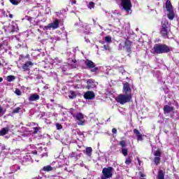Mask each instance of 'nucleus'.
Returning <instances> with one entry per match:
<instances>
[{"instance_id": "7", "label": "nucleus", "mask_w": 179, "mask_h": 179, "mask_svg": "<svg viewBox=\"0 0 179 179\" xmlns=\"http://www.w3.org/2000/svg\"><path fill=\"white\" fill-rule=\"evenodd\" d=\"M121 6L127 13H129L130 10L132 9V3L131 0H121Z\"/></svg>"}, {"instance_id": "23", "label": "nucleus", "mask_w": 179, "mask_h": 179, "mask_svg": "<svg viewBox=\"0 0 179 179\" xmlns=\"http://www.w3.org/2000/svg\"><path fill=\"white\" fill-rule=\"evenodd\" d=\"M8 28L10 29V33H15V31L19 30V29H17V25H10Z\"/></svg>"}, {"instance_id": "11", "label": "nucleus", "mask_w": 179, "mask_h": 179, "mask_svg": "<svg viewBox=\"0 0 179 179\" xmlns=\"http://www.w3.org/2000/svg\"><path fill=\"white\" fill-rule=\"evenodd\" d=\"M123 93L124 94H131V92H132V90H131V86L129 85V83L126 82L123 84Z\"/></svg>"}, {"instance_id": "24", "label": "nucleus", "mask_w": 179, "mask_h": 179, "mask_svg": "<svg viewBox=\"0 0 179 179\" xmlns=\"http://www.w3.org/2000/svg\"><path fill=\"white\" fill-rule=\"evenodd\" d=\"M10 3L15 6H17L22 2V0H9Z\"/></svg>"}, {"instance_id": "29", "label": "nucleus", "mask_w": 179, "mask_h": 179, "mask_svg": "<svg viewBox=\"0 0 179 179\" xmlns=\"http://www.w3.org/2000/svg\"><path fill=\"white\" fill-rule=\"evenodd\" d=\"M70 94H71L69 96V99H71V100H72L73 99H75V97H76V94L75 93V92L71 91Z\"/></svg>"}, {"instance_id": "47", "label": "nucleus", "mask_w": 179, "mask_h": 179, "mask_svg": "<svg viewBox=\"0 0 179 179\" xmlns=\"http://www.w3.org/2000/svg\"><path fill=\"white\" fill-rule=\"evenodd\" d=\"M62 71H63V72H65V68H63V69H62Z\"/></svg>"}, {"instance_id": "39", "label": "nucleus", "mask_w": 179, "mask_h": 179, "mask_svg": "<svg viewBox=\"0 0 179 179\" xmlns=\"http://www.w3.org/2000/svg\"><path fill=\"white\" fill-rule=\"evenodd\" d=\"M112 132H113V134H117V129L113 128V129H112Z\"/></svg>"}, {"instance_id": "2", "label": "nucleus", "mask_w": 179, "mask_h": 179, "mask_svg": "<svg viewBox=\"0 0 179 179\" xmlns=\"http://www.w3.org/2000/svg\"><path fill=\"white\" fill-rule=\"evenodd\" d=\"M171 31L170 29V24H169V21L163 20L161 22V29L159 31V34H161L163 38H169V34Z\"/></svg>"}, {"instance_id": "31", "label": "nucleus", "mask_w": 179, "mask_h": 179, "mask_svg": "<svg viewBox=\"0 0 179 179\" xmlns=\"http://www.w3.org/2000/svg\"><path fill=\"white\" fill-rule=\"evenodd\" d=\"M138 175L140 176L141 179H146V178H145V177H146V175L144 174L143 172L139 171V172H138Z\"/></svg>"}, {"instance_id": "43", "label": "nucleus", "mask_w": 179, "mask_h": 179, "mask_svg": "<svg viewBox=\"0 0 179 179\" xmlns=\"http://www.w3.org/2000/svg\"><path fill=\"white\" fill-rule=\"evenodd\" d=\"M71 62H73V64H76V59H72Z\"/></svg>"}, {"instance_id": "8", "label": "nucleus", "mask_w": 179, "mask_h": 179, "mask_svg": "<svg viewBox=\"0 0 179 179\" xmlns=\"http://www.w3.org/2000/svg\"><path fill=\"white\" fill-rule=\"evenodd\" d=\"M71 115H73V118L77 120L78 125H85V116L82 114V113H78L76 115L71 113Z\"/></svg>"}, {"instance_id": "17", "label": "nucleus", "mask_w": 179, "mask_h": 179, "mask_svg": "<svg viewBox=\"0 0 179 179\" xmlns=\"http://www.w3.org/2000/svg\"><path fill=\"white\" fill-rule=\"evenodd\" d=\"M165 8H166L167 12H169L170 10H174V9L173 8V4H171V1H170V0H167L166 1Z\"/></svg>"}, {"instance_id": "10", "label": "nucleus", "mask_w": 179, "mask_h": 179, "mask_svg": "<svg viewBox=\"0 0 179 179\" xmlns=\"http://www.w3.org/2000/svg\"><path fill=\"white\" fill-rule=\"evenodd\" d=\"M119 145L122 148V154L123 156H128V149L127 148V141L122 140L120 141Z\"/></svg>"}, {"instance_id": "26", "label": "nucleus", "mask_w": 179, "mask_h": 179, "mask_svg": "<svg viewBox=\"0 0 179 179\" xmlns=\"http://www.w3.org/2000/svg\"><path fill=\"white\" fill-rule=\"evenodd\" d=\"M54 170V168H52V166L48 165L46 166H44L43 168V171H52Z\"/></svg>"}, {"instance_id": "6", "label": "nucleus", "mask_w": 179, "mask_h": 179, "mask_svg": "<svg viewBox=\"0 0 179 179\" xmlns=\"http://www.w3.org/2000/svg\"><path fill=\"white\" fill-rule=\"evenodd\" d=\"M113 168L108 166V168H103L102 170V176L101 179H108L113 177Z\"/></svg>"}, {"instance_id": "49", "label": "nucleus", "mask_w": 179, "mask_h": 179, "mask_svg": "<svg viewBox=\"0 0 179 179\" xmlns=\"http://www.w3.org/2000/svg\"><path fill=\"white\" fill-rule=\"evenodd\" d=\"M52 101H54V99H52Z\"/></svg>"}, {"instance_id": "19", "label": "nucleus", "mask_w": 179, "mask_h": 179, "mask_svg": "<svg viewBox=\"0 0 179 179\" xmlns=\"http://www.w3.org/2000/svg\"><path fill=\"white\" fill-rule=\"evenodd\" d=\"M93 152V149L92 147H87L85 149V155L88 156V157H92V153Z\"/></svg>"}, {"instance_id": "37", "label": "nucleus", "mask_w": 179, "mask_h": 179, "mask_svg": "<svg viewBox=\"0 0 179 179\" xmlns=\"http://www.w3.org/2000/svg\"><path fill=\"white\" fill-rule=\"evenodd\" d=\"M38 127H34V131H33L34 135H36V134H38Z\"/></svg>"}, {"instance_id": "9", "label": "nucleus", "mask_w": 179, "mask_h": 179, "mask_svg": "<svg viewBox=\"0 0 179 179\" xmlns=\"http://www.w3.org/2000/svg\"><path fill=\"white\" fill-rule=\"evenodd\" d=\"M134 43L132 41H129V39H126L124 42L123 48L125 50L126 52H129L131 54L132 52V46Z\"/></svg>"}, {"instance_id": "18", "label": "nucleus", "mask_w": 179, "mask_h": 179, "mask_svg": "<svg viewBox=\"0 0 179 179\" xmlns=\"http://www.w3.org/2000/svg\"><path fill=\"white\" fill-rule=\"evenodd\" d=\"M167 16H168V19H169V20H173L174 19V17H176V14L174 13V10L168 11Z\"/></svg>"}, {"instance_id": "32", "label": "nucleus", "mask_w": 179, "mask_h": 179, "mask_svg": "<svg viewBox=\"0 0 179 179\" xmlns=\"http://www.w3.org/2000/svg\"><path fill=\"white\" fill-rule=\"evenodd\" d=\"M105 41L106 43H111V36H105Z\"/></svg>"}, {"instance_id": "45", "label": "nucleus", "mask_w": 179, "mask_h": 179, "mask_svg": "<svg viewBox=\"0 0 179 179\" xmlns=\"http://www.w3.org/2000/svg\"><path fill=\"white\" fill-rule=\"evenodd\" d=\"M33 155H37V151L36 150L34 151Z\"/></svg>"}, {"instance_id": "25", "label": "nucleus", "mask_w": 179, "mask_h": 179, "mask_svg": "<svg viewBox=\"0 0 179 179\" xmlns=\"http://www.w3.org/2000/svg\"><path fill=\"white\" fill-rule=\"evenodd\" d=\"M154 156L156 157H162V149L158 148L154 153Z\"/></svg>"}, {"instance_id": "21", "label": "nucleus", "mask_w": 179, "mask_h": 179, "mask_svg": "<svg viewBox=\"0 0 179 179\" xmlns=\"http://www.w3.org/2000/svg\"><path fill=\"white\" fill-rule=\"evenodd\" d=\"M9 132V127H5L0 131V136H5Z\"/></svg>"}, {"instance_id": "41", "label": "nucleus", "mask_w": 179, "mask_h": 179, "mask_svg": "<svg viewBox=\"0 0 179 179\" xmlns=\"http://www.w3.org/2000/svg\"><path fill=\"white\" fill-rule=\"evenodd\" d=\"M137 161H138V165L141 166V159L138 157H137Z\"/></svg>"}, {"instance_id": "38", "label": "nucleus", "mask_w": 179, "mask_h": 179, "mask_svg": "<svg viewBox=\"0 0 179 179\" xmlns=\"http://www.w3.org/2000/svg\"><path fill=\"white\" fill-rule=\"evenodd\" d=\"M103 48H104L105 50H110V46H109L108 45H103Z\"/></svg>"}, {"instance_id": "16", "label": "nucleus", "mask_w": 179, "mask_h": 179, "mask_svg": "<svg viewBox=\"0 0 179 179\" xmlns=\"http://www.w3.org/2000/svg\"><path fill=\"white\" fill-rule=\"evenodd\" d=\"M37 100H40V95L37 94H32L29 97V101H37Z\"/></svg>"}, {"instance_id": "20", "label": "nucleus", "mask_w": 179, "mask_h": 179, "mask_svg": "<svg viewBox=\"0 0 179 179\" xmlns=\"http://www.w3.org/2000/svg\"><path fill=\"white\" fill-rule=\"evenodd\" d=\"M33 66V63L31 62H27L22 65V69L24 71H29V66Z\"/></svg>"}, {"instance_id": "36", "label": "nucleus", "mask_w": 179, "mask_h": 179, "mask_svg": "<svg viewBox=\"0 0 179 179\" xmlns=\"http://www.w3.org/2000/svg\"><path fill=\"white\" fill-rule=\"evenodd\" d=\"M56 128L57 129L59 130V129H62V124H59V123H56Z\"/></svg>"}, {"instance_id": "30", "label": "nucleus", "mask_w": 179, "mask_h": 179, "mask_svg": "<svg viewBox=\"0 0 179 179\" xmlns=\"http://www.w3.org/2000/svg\"><path fill=\"white\" fill-rule=\"evenodd\" d=\"M125 164H127V166H129V164H131V163H132V159H131V157H128L125 162H124Z\"/></svg>"}, {"instance_id": "22", "label": "nucleus", "mask_w": 179, "mask_h": 179, "mask_svg": "<svg viewBox=\"0 0 179 179\" xmlns=\"http://www.w3.org/2000/svg\"><path fill=\"white\" fill-rule=\"evenodd\" d=\"M165 174H166V172H164L163 170L160 169L158 171L157 179H164Z\"/></svg>"}, {"instance_id": "33", "label": "nucleus", "mask_w": 179, "mask_h": 179, "mask_svg": "<svg viewBox=\"0 0 179 179\" xmlns=\"http://www.w3.org/2000/svg\"><path fill=\"white\" fill-rule=\"evenodd\" d=\"M88 8L90 9H93V8H94V2L93 1L90 2L88 4Z\"/></svg>"}, {"instance_id": "46", "label": "nucleus", "mask_w": 179, "mask_h": 179, "mask_svg": "<svg viewBox=\"0 0 179 179\" xmlns=\"http://www.w3.org/2000/svg\"><path fill=\"white\" fill-rule=\"evenodd\" d=\"M1 47H3V44H2V43L0 44V48H1Z\"/></svg>"}, {"instance_id": "27", "label": "nucleus", "mask_w": 179, "mask_h": 179, "mask_svg": "<svg viewBox=\"0 0 179 179\" xmlns=\"http://www.w3.org/2000/svg\"><path fill=\"white\" fill-rule=\"evenodd\" d=\"M154 163L155 166H159L160 164V157H155Z\"/></svg>"}, {"instance_id": "40", "label": "nucleus", "mask_w": 179, "mask_h": 179, "mask_svg": "<svg viewBox=\"0 0 179 179\" xmlns=\"http://www.w3.org/2000/svg\"><path fill=\"white\" fill-rule=\"evenodd\" d=\"M3 111V108L0 106V114Z\"/></svg>"}, {"instance_id": "34", "label": "nucleus", "mask_w": 179, "mask_h": 179, "mask_svg": "<svg viewBox=\"0 0 179 179\" xmlns=\"http://www.w3.org/2000/svg\"><path fill=\"white\" fill-rule=\"evenodd\" d=\"M15 94H17V96L22 95V91H20V89H15Z\"/></svg>"}, {"instance_id": "35", "label": "nucleus", "mask_w": 179, "mask_h": 179, "mask_svg": "<svg viewBox=\"0 0 179 179\" xmlns=\"http://www.w3.org/2000/svg\"><path fill=\"white\" fill-rule=\"evenodd\" d=\"M20 111V108L17 107L13 110V114H17Z\"/></svg>"}, {"instance_id": "48", "label": "nucleus", "mask_w": 179, "mask_h": 179, "mask_svg": "<svg viewBox=\"0 0 179 179\" xmlns=\"http://www.w3.org/2000/svg\"><path fill=\"white\" fill-rule=\"evenodd\" d=\"M2 66V63L0 62V66Z\"/></svg>"}, {"instance_id": "42", "label": "nucleus", "mask_w": 179, "mask_h": 179, "mask_svg": "<svg viewBox=\"0 0 179 179\" xmlns=\"http://www.w3.org/2000/svg\"><path fill=\"white\" fill-rule=\"evenodd\" d=\"M8 16L10 19H13V15L9 14Z\"/></svg>"}, {"instance_id": "50", "label": "nucleus", "mask_w": 179, "mask_h": 179, "mask_svg": "<svg viewBox=\"0 0 179 179\" xmlns=\"http://www.w3.org/2000/svg\"><path fill=\"white\" fill-rule=\"evenodd\" d=\"M157 1H160V0H157Z\"/></svg>"}, {"instance_id": "15", "label": "nucleus", "mask_w": 179, "mask_h": 179, "mask_svg": "<svg viewBox=\"0 0 179 179\" xmlns=\"http://www.w3.org/2000/svg\"><path fill=\"white\" fill-rule=\"evenodd\" d=\"M174 111V107L169 105H165L164 107V114H170V113Z\"/></svg>"}, {"instance_id": "5", "label": "nucleus", "mask_w": 179, "mask_h": 179, "mask_svg": "<svg viewBox=\"0 0 179 179\" xmlns=\"http://www.w3.org/2000/svg\"><path fill=\"white\" fill-rule=\"evenodd\" d=\"M59 23L60 20L59 19H55L54 22L49 23L48 25L44 26L43 28V30L47 31V30H55L59 27Z\"/></svg>"}, {"instance_id": "12", "label": "nucleus", "mask_w": 179, "mask_h": 179, "mask_svg": "<svg viewBox=\"0 0 179 179\" xmlns=\"http://www.w3.org/2000/svg\"><path fill=\"white\" fill-rule=\"evenodd\" d=\"M87 83V89L90 90V89H94L96 87V80H93L92 78L88 79L86 82Z\"/></svg>"}, {"instance_id": "1", "label": "nucleus", "mask_w": 179, "mask_h": 179, "mask_svg": "<svg viewBox=\"0 0 179 179\" xmlns=\"http://www.w3.org/2000/svg\"><path fill=\"white\" fill-rule=\"evenodd\" d=\"M171 49L164 43H157L151 50L152 54H169Z\"/></svg>"}, {"instance_id": "14", "label": "nucleus", "mask_w": 179, "mask_h": 179, "mask_svg": "<svg viewBox=\"0 0 179 179\" xmlns=\"http://www.w3.org/2000/svg\"><path fill=\"white\" fill-rule=\"evenodd\" d=\"M133 132L134 134V135H136V138H137V141L142 142V141H143V136H145V135L141 134V131H139V130H138V129H134L133 130Z\"/></svg>"}, {"instance_id": "4", "label": "nucleus", "mask_w": 179, "mask_h": 179, "mask_svg": "<svg viewBox=\"0 0 179 179\" xmlns=\"http://www.w3.org/2000/svg\"><path fill=\"white\" fill-rule=\"evenodd\" d=\"M85 64L87 69H90V72L93 73H97L99 72V67L96 66V64L93 61L87 59L85 61Z\"/></svg>"}, {"instance_id": "28", "label": "nucleus", "mask_w": 179, "mask_h": 179, "mask_svg": "<svg viewBox=\"0 0 179 179\" xmlns=\"http://www.w3.org/2000/svg\"><path fill=\"white\" fill-rule=\"evenodd\" d=\"M16 79V77L15 76H7V81L8 82H13Z\"/></svg>"}, {"instance_id": "3", "label": "nucleus", "mask_w": 179, "mask_h": 179, "mask_svg": "<svg viewBox=\"0 0 179 179\" xmlns=\"http://www.w3.org/2000/svg\"><path fill=\"white\" fill-rule=\"evenodd\" d=\"M132 100V94H120L115 98V101L120 103V104L124 105L127 103H129Z\"/></svg>"}, {"instance_id": "44", "label": "nucleus", "mask_w": 179, "mask_h": 179, "mask_svg": "<svg viewBox=\"0 0 179 179\" xmlns=\"http://www.w3.org/2000/svg\"><path fill=\"white\" fill-rule=\"evenodd\" d=\"M3 78L2 77H0V83L1 82H3Z\"/></svg>"}, {"instance_id": "13", "label": "nucleus", "mask_w": 179, "mask_h": 179, "mask_svg": "<svg viewBox=\"0 0 179 179\" xmlns=\"http://www.w3.org/2000/svg\"><path fill=\"white\" fill-rule=\"evenodd\" d=\"M96 97V95L94 94V92L92 91H87L84 94V99L86 100H93Z\"/></svg>"}]
</instances>
